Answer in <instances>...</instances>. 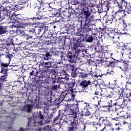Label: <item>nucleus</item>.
Here are the masks:
<instances>
[{"mask_svg": "<svg viewBox=\"0 0 131 131\" xmlns=\"http://www.w3.org/2000/svg\"><path fill=\"white\" fill-rule=\"evenodd\" d=\"M17 27L19 28H24L26 31H28L30 33H34L35 28H30L31 26H33L35 24L33 17H23L18 18L17 16Z\"/></svg>", "mask_w": 131, "mask_h": 131, "instance_id": "obj_1", "label": "nucleus"}, {"mask_svg": "<svg viewBox=\"0 0 131 131\" xmlns=\"http://www.w3.org/2000/svg\"><path fill=\"white\" fill-rule=\"evenodd\" d=\"M45 116L42 115L41 111H39L36 114L35 117L30 118L28 121V128L26 129L27 130H33V127H37L40 125H43V119Z\"/></svg>", "mask_w": 131, "mask_h": 131, "instance_id": "obj_2", "label": "nucleus"}, {"mask_svg": "<svg viewBox=\"0 0 131 131\" xmlns=\"http://www.w3.org/2000/svg\"><path fill=\"white\" fill-rule=\"evenodd\" d=\"M89 85L90 86V91H91V92H95V91L97 90L98 84L92 83L91 80H83L79 83V84L77 86V90H79V92L84 93L85 90L88 89Z\"/></svg>", "mask_w": 131, "mask_h": 131, "instance_id": "obj_3", "label": "nucleus"}, {"mask_svg": "<svg viewBox=\"0 0 131 131\" xmlns=\"http://www.w3.org/2000/svg\"><path fill=\"white\" fill-rule=\"evenodd\" d=\"M61 110L62 112H63V115H64V116H67L68 115H73V118L72 119L68 120V121L74 120V119H78V120H80V118L83 116V114L81 113H78L76 111L72 110V108H70L69 107H68L67 109H63Z\"/></svg>", "mask_w": 131, "mask_h": 131, "instance_id": "obj_4", "label": "nucleus"}, {"mask_svg": "<svg viewBox=\"0 0 131 131\" xmlns=\"http://www.w3.org/2000/svg\"><path fill=\"white\" fill-rule=\"evenodd\" d=\"M78 35H79L78 38H73L72 42H71V46L73 50H76L78 48H82L83 43L81 41V37L83 36V32L80 31L78 33Z\"/></svg>", "mask_w": 131, "mask_h": 131, "instance_id": "obj_5", "label": "nucleus"}, {"mask_svg": "<svg viewBox=\"0 0 131 131\" xmlns=\"http://www.w3.org/2000/svg\"><path fill=\"white\" fill-rule=\"evenodd\" d=\"M67 122L68 124L71 125V126L68 127V131H76L79 127L80 120H78V119H75L72 121H67Z\"/></svg>", "mask_w": 131, "mask_h": 131, "instance_id": "obj_6", "label": "nucleus"}, {"mask_svg": "<svg viewBox=\"0 0 131 131\" xmlns=\"http://www.w3.org/2000/svg\"><path fill=\"white\" fill-rule=\"evenodd\" d=\"M47 31H51L50 25L47 26L43 25L41 27H35V32H34V33L36 35H39L40 33L47 32Z\"/></svg>", "mask_w": 131, "mask_h": 131, "instance_id": "obj_7", "label": "nucleus"}, {"mask_svg": "<svg viewBox=\"0 0 131 131\" xmlns=\"http://www.w3.org/2000/svg\"><path fill=\"white\" fill-rule=\"evenodd\" d=\"M127 66H129V61L127 60H117L115 64V68H120L121 70H123Z\"/></svg>", "mask_w": 131, "mask_h": 131, "instance_id": "obj_8", "label": "nucleus"}, {"mask_svg": "<svg viewBox=\"0 0 131 131\" xmlns=\"http://www.w3.org/2000/svg\"><path fill=\"white\" fill-rule=\"evenodd\" d=\"M128 101L127 99H125L124 97H120L117 100H116V102H115L116 106H119L121 108H123L124 107H128V103H127Z\"/></svg>", "mask_w": 131, "mask_h": 131, "instance_id": "obj_9", "label": "nucleus"}, {"mask_svg": "<svg viewBox=\"0 0 131 131\" xmlns=\"http://www.w3.org/2000/svg\"><path fill=\"white\" fill-rule=\"evenodd\" d=\"M108 54L111 55V57H106V60H105V65H106L107 67L111 66L112 67L115 68V64L116 63V60L112 57V55H113V53H109Z\"/></svg>", "mask_w": 131, "mask_h": 131, "instance_id": "obj_10", "label": "nucleus"}, {"mask_svg": "<svg viewBox=\"0 0 131 131\" xmlns=\"http://www.w3.org/2000/svg\"><path fill=\"white\" fill-rule=\"evenodd\" d=\"M75 54H76V56L82 57L83 58H84V57H88L90 58V57H91V54L88 53V50L86 49H82L75 50Z\"/></svg>", "mask_w": 131, "mask_h": 131, "instance_id": "obj_11", "label": "nucleus"}, {"mask_svg": "<svg viewBox=\"0 0 131 131\" xmlns=\"http://www.w3.org/2000/svg\"><path fill=\"white\" fill-rule=\"evenodd\" d=\"M56 11L57 12V16H58V17H66V18L69 17L68 15V12H67V9L65 8H60L59 9H56Z\"/></svg>", "mask_w": 131, "mask_h": 131, "instance_id": "obj_12", "label": "nucleus"}, {"mask_svg": "<svg viewBox=\"0 0 131 131\" xmlns=\"http://www.w3.org/2000/svg\"><path fill=\"white\" fill-rule=\"evenodd\" d=\"M80 26L81 29H83L84 31H92L93 29L91 28V25L86 23V21L81 20Z\"/></svg>", "mask_w": 131, "mask_h": 131, "instance_id": "obj_13", "label": "nucleus"}, {"mask_svg": "<svg viewBox=\"0 0 131 131\" xmlns=\"http://www.w3.org/2000/svg\"><path fill=\"white\" fill-rule=\"evenodd\" d=\"M0 74L1 75V76L0 77V90L1 89H2V90L5 89V86H4V84H3V83H4V82H5V81H7V78H8V73H1L0 72Z\"/></svg>", "mask_w": 131, "mask_h": 131, "instance_id": "obj_14", "label": "nucleus"}, {"mask_svg": "<svg viewBox=\"0 0 131 131\" xmlns=\"http://www.w3.org/2000/svg\"><path fill=\"white\" fill-rule=\"evenodd\" d=\"M67 59L71 63H75L76 62V54L72 53V52H68L66 54Z\"/></svg>", "mask_w": 131, "mask_h": 131, "instance_id": "obj_15", "label": "nucleus"}, {"mask_svg": "<svg viewBox=\"0 0 131 131\" xmlns=\"http://www.w3.org/2000/svg\"><path fill=\"white\" fill-rule=\"evenodd\" d=\"M119 10L115 13V17L116 19H122V15H123V8L122 6L118 4Z\"/></svg>", "mask_w": 131, "mask_h": 131, "instance_id": "obj_16", "label": "nucleus"}, {"mask_svg": "<svg viewBox=\"0 0 131 131\" xmlns=\"http://www.w3.org/2000/svg\"><path fill=\"white\" fill-rule=\"evenodd\" d=\"M113 114H114V115H117V116H120L121 118H122V119H124L125 120H127L128 118H130L131 117V114L127 115L126 116V117H124V116H125V112L123 111H121L119 113L115 112Z\"/></svg>", "mask_w": 131, "mask_h": 131, "instance_id": "obj_17", "label": "nucleus"}, {"mask_svg": "<svg viewBox=\"0 0 131 131\" xmlns=\"http://www.w3.org/2000/svg\"><path fill=\"white\" fill-rule=\"evenodd\" d=\"M106 27H103V28L100 27L98 28L99 30L98 31L99 32V34H101V36H98V38H99V40H102V37L104 36V35H106V34H108V32H107V29L106 28Z\"/></svg>", "mask_w": 131, "mask_h": 131, "instance_id": "obj_18", "label": "nucleus"}, {"mask_svg": "<svg viewBox=\"0 0 131 131\" xmlns=\"http://www.w3.org/2000/svg\"><path fill=\"white\" fill-rule=\"evenodd\" d=\"M32 108H33V105L27 104L22 106L21 111H24L27 113H31L32 112Z\"/></svg>", "mask_w": 131, "mask_h": 131, "instance_id": "obj_19", "label": "nucleus"}, {"mask_svg": "<svg viewBox=\"0 0 131 131\" xmlns=\"http://www.w3.org/2000/svg\"><path fill=\"white\" fill-rule=\"evenodd\" d=\"M80 17L81 18L82 20H84L85 19V21H89V19H90V17L91 16V12L88 10L80 13Z\"/></svg>", "mask_w": 131, "mask_h": 131, "instance_id": "obj_20", "label": "nucleus"}, {"mask_svg": "<svg viewBox=\"0 0 131 131\" xmlns=\"http://www.w3.org/2000/svg\"><path fill=\"white\" fill-rule=\"evenodd\" d=\"M10 63H5L1 62L0 67L1 68V73H8V67H9V64Z\"/></svg>", "mask_w": 131, "mask_h": 131, "instance_id": "obj_21", "label": "nucleus"}, {"mask_svg": "<svg viewBox=\"0 0 131 131\" xmlns=\"http://www.w3.org/2000/svg\"><path fill=\"white\" fill-rule=\"evenodd\" d=\"M92 76V73H86L85 72H80L79 73V77L80 78L83 79H86V78H91Z\"/></svg>", "mask_w": 131, "mask_h": 131, "instance_id": "obj_22", "label": "nucleus"}, {"mask_svg": "<svg viewBox=\"0 0 131 131\" xmlns=\"http://www.w3.org/2000/svg\"><path fill=\"white\" fill-rule=\"evenodd\" d=\"M38 36H39L40 37L43 36L45 38H52L53 33H51V31H47V32L40 33V34L38 35Z\"/></svg>", "mask_w": 131, "mask_h": 131, "instance_id": "obj_23", "label": "nucleus"}, {"mask_svg": "<svg viewBox=\"0 0 131 131\" xmlns=\"http://www.w3.org/2000/svg\"><path fill=\"white\" fill-rule=\"evenodd\" d=\"M43 12L42 11V8H40V10H38L35 16H33L34 20H41L42 19V14Z\"/></svg>", "mask_w": 131, "mask_h": 131, "instance_id": "obj_24", "label": "nucleus"}, {"mask_svg": "<svg viewBox=\"0 0 131 131\" xmlns=\"http://www.w3.org/2000/svg\"><path fill=\"white\" fill-rule=\"evenodd\" d=\"M42 66H43L45 68L49 69V68H55L57 67V66L55 64V62L52 61H49V62H43Z\"/></svg>", "mask_w": 131, "mask_h": 131, "instance_id": "obj_25", "label": "nucleus"}, {"mask_svg": "<svg viewBox=\"0 0 131 131\" xmlns=\"http://www.w3.org/2000/svg\"><path fill=\"white\" fill-rule=\"evenodd\" d=\"M128 66H127L122 71H124V75L127 78H131V68H128Z\"/></svg>", "mask_w": 131, "mask_h": 131, "instance_id": "obj_26", "label": "nucleus"}, {"mask_svg": "<svg viewBox=\"0 0 131 131\" xmlns=\"http://www.w3.org/2000/svg\"><path fill=\"white\" fill-rule=\"evenodd\" d=\"M105 54H108L107 50H105V52H104V50L101 51H95L94 55L96 58H100L101 59H103V58H104V55H105Z\"/></svg>", "mask_w": 131, "mask_h": 131, "instance_id": "obj_27", "label": "nucleus"}, {"mask_svg": "<svg viewBox=\"0 0 131 131\" xmlns=\"http://www.w3.org/2000/svg\"><path fill=\"white\" fill-rule=\"evenodd\" d=\"M14 4L15 3L14 2H10L8 1L7 3L6 4V5H5V8H8L9 10V12L11 11H15L16 5H15Z\"/></svg>", "mask_w": 131, "mask_h": 131, "instance_id": "obj_28", "label": "nucleus"}, {"mask_svg": "<svg viewBox=\"0 0 131 131\" xmlns=\"http://www.w3.org/2000/svg\"><path fill=\"white\" fill-rule=\"evenodd\" d=\"M69 86L68 90L69 91H71L73 92V88H74V86L76 84V82L75 81V79H71L68 83Z\"/></svg>", "mask_w": 131, "mask_h": 131, "instance_id": "obj_29", "label": "nucleus"}, {"mask_svg": "<svg viewBox=\"0 0 131 131\" xmlns=\"http://www.w3.org/2000/svg\"><path fill=\"white\" fill-rule=\"evenodd\" d=\"M18 18H21L19 16V15H16V16H12L10 17V21H9L10 23H12V26H13L14 27H17V25H18V23L17 22V17ZM16 24V25H13V24Z\"/></svg>", "mask_w": 131, "mask_h": 131, "instance_id": "obj_30", "label": "nucleus"}, {"mask_svg": "<svg viewBox=\"0 0 131 131\" xmlns=\"http://www.w3.org/2000/svg\"><path fill=\"white\" fill-rule=\"evenodd\" d=\"M92 50H94V52H100L103 51V46L100 43H98L96 46H92L91 47Z\"/></svg>", "mask_w": 131, "mask_h": 131, "instance_id": "obj_31", "label": "nucleus"}, {"mask_svg": "<svg viewBox=\"0 0 131 131\" xmlns=\"http://www.w3.org/2000/svg\"><path fill=\"white\" fill-rule=\"evenodd\" d=\"M66 96H67V93L65 91H62L60 93V95L59 96L57 102H58L59 103L62 102V101H64L65 99V98L66 97Z\"/></svg>", "mask_w": 131, "mask_h": 131, "instance_id": "obj_32", "label": "nucleus"}, {"mask_svg": "<svg viewBox=\"0 0 131 131\" xmlns=\"http://www.w3.org/2000/svg\"><path fill=\"white\" fill-rule=\"evenodd\" d=\"M59 73H60V76H61L62 78L67 79V80H69V75L67 74L66 71H64V69L61 68Z\"/></svg>", "mask_w": 131, "mask_h": 131, "instance_id": "obj_33", "label": "nucleus"}, {"mask_svg": "<svg viewBox=\"0 0 131 131\" xmlns=\"http://www.w3.org/2000/svg\"><path fill=\"white\" fill-rule=\"evenodd\" d=\"M123 21H124V19H116L115 21V24L118 28H122L123 26Z\"/></svg>", "mask_w": 131, "mask_h": 131, "instance_id": "obj_34", "label": "nucleus"}, {"mask_svg": "<svg viewBox=\"0 0 131 131\" xmlns=\"http://www.w3.org/2000/svg\"><path fill=\"white\" fill-rule=\"evenodd\" d=\"M114 91V89L113 88H107L106 92L107 93V96L105 97L106 99H108V98H112L114 94L113 93Z\"/></svg>", "mask_w": 131, "mask_h": 131, "instance_id": "obj_35", "label": "nucleus"}, {"mask_svg": "<svg viewBox=\"0 0 131 131\" xmlns=\"http://www.w3.org/2000/svg\"><path fill=\"white\" fill-rule=\"evenodd\" d=\"M67 108H70L72 110H74L75 111H77V112L79 110L78 107V103L75 104H68Z\"/></svg>", "mask_w": 131, "mask_h": 131, "instance_id": "obj_36", "label": "nucleus"}, {"mask_svg": "<svg viewBox=\"0 0 131 131\" xmlns=\"http://www.w3.org/2000/svg\"><path fill=\"white\" fill-rule=\"evenodd\" d=\"M63 116H65L63 113V111L62 110H60L58 112V115L56 116V118H54L53 122H56L57 120H58V119H62L63 118Z\"/></svg>", "mask_w": 131, "mask_h": 131, "instance_id": "obj_37", "label": "nucleus"}, {"mask_svg": "<svg viewBox=\"0 0 131 131\" xmlns=\"http://www.w3.org/2000/svg\"><path fill=\"white\" fill-rule=\"evenodd\" d=\"M113 89L114 91H115V92H116V93L121 95L122 97L123 98H124V94H125V93H124L123 90L121 89V88L119 87H118L117 88H113Z\"/></svg>", "mask_w": 131, "mask_h": 131, "instance_id": "obj_38", "label": "nucleus"}, {"mask_svg": "<svg viewBox=\"0 0 131 131\" xmlns=\"http://www.w3.org/2000/svg\"><path fill=\"white\" fill-rule=\"evenodd\" d=\"M67 83V79L62 78V77H57V83H60L61 84H66Z\"/></svg>", "mask_w": 131, "mask_h": 131, "instance_id": "obj_39", "label": "nucleus"}, {"mask_svg": "<svg viewBox=\"0 0 131 131\" xmlns=\"http://www.w3.org/2000/svg\"><path fill=\"white\" fill-rule=\"evenodd\" d=\"M57 80H58V77L55 74H53L51 76V79H50V83L55 84L57 82Z\"/></svg>", "mask_w": 131, "mask_h": 131, "instance_id": "obj_40", "label": "nucleus"}, {"mask_svg": "<svg viewBox=\"0 0 131 131\" xmlns=\"http://www.w3.org/2000/svg\"><path fill=\"white\" fill-rule=\"evenodd\" d=\"M100 4H99V5H98V4H95V5L93 4V5H92V6H90L91 13H96V10H95L94 8H96V9H97V10H98V11H99V9H100Z\"/></svg>", "mask_w": 131, "mask_h": 131, "instance_id": "obj_41", "label": "nucleus"}, {"mask_svg": "<svg viewBox=\"0 0 131 131\" xmlns=\"http://www.w3.org/2000/svg\"><path fill=\"white\" fill-rule=\"evenodd\" d=\"M114 106H116V104H115V103H113V100H111L110 102H107L106 105H103V108H105V107H107V108H113Z\"/></svg>", "mask_w": 131, "mask_h": 131, "instance_id": "obj_42", "label": "nucleus"}, {"mask_svg": "<svg viewBox=\"0 0 131 131\" xmlns=\"http://www.w3.org/2000/svg\"><path fill=\"white\" fill-rule=\"evenodd\" d=\"M85 39L87 42H93L94 41V37L92 35L87 34L85 36Z\"/></svg>", "mask_w": 131, "mask_h": 131, "instance_id": "obj_43", "label": "nucleus"}, {"mask_svg": "<svg viewBox=\"0 0 131 131\" xmlns=\"http://www.w3.org/2000/svg\"><path fill=\"white\" fill-rule=\"evenodd\" d=\"M9 113H8L6 110H3L0 112V117H8Z\"/></svg>", "mask_w": 131, "mask_h": 131, "instance_id": "obj_44", "label": "nucleus"}, {"mask_svg": "<svg viewBox=\"0 0 131 131\" xmlns=\"http://www.w3.org/2000/svg\"><path fill=\"white\" fill-rule=\"evenodd\" d=\"M89 6L90 5L80 6V11H81L80 13L89 11Z\"/></svg>", "mask_w": 131, "mask_h": 131, "instance_id": "obj_45", "label": "nucleus"}, {"mask_svg": "<svg viewBox=\"0 0 131 131\" xmlns=\"http://www.w3.org/2000/svg\"><path fill=\"white\" fill-rule=\"evenodd\" d=\"M3 56H5V57L7 58H8V60L9 62L11 61V59H12V54L9 53L8 52H3Z\"/></svg>", "mask_w": 131, "mask_h": 131, "instance_id": "obj_46", "label": "nucleus"}, {"mask_svg": "<svg viewBox=\"0 0 131 131\" xmlns=\"http://www.w3.org/2000/svg\"><path fill=\"white\" fill-rule=\"evenodd\" d=\"M50 15V17H59V16H58V12L57 11V10H52V11H51L49 13Z\"/></svg>", "mask_w": 131, "mask_h": 131, "instance_id": "obj_47", "label": "nucleus"}, {"mask_svg": "<svg viewBox=\"0 0 131 131\" xmlns=\"http://www.w3.org/2000/svg\"><path fill=\"white\" fill-rule=\"evenodd\" d=\"M77 71V70L76 69H72V71L71 72V77H72L73 78H75V77H77V73L76 72Z\"/></svg>", "mask_w": 131, "mask_h": 131, "instance_id": "obj_48", "label": "nucleus"}, {"mask_svg": "<svg viewBox=\"0 0 131 131\" xmlns=\"http://www.w3.org/2000/svg\"><path fill=\"white\" fill-rule=\"evenodd\" d=\"M90 73H91V77H95L96 78H99V77H102V76H103V75L96 74L92 71H91Z\"/></svg>", "mask_w": 131, "mask_h": 131, "instance_id": "obj_49", "label": "nucleus"}, {"mask_svg": "<svg viewBox=\"0 0 131 131\" xmlns=\"http://www.w3.org/2000/svg\"><path fill=\"white\" fill-rule=\"evenodd\" d=\"M6 27L4 26H0V35H2V34H5L6 32H7V31H6Z\"/></svg>", "mask_w": 131, "mask_h": 131, "instance_id": "obj_50", "label": "nucleus"}, {"mask_svg": "<svg viewBox=\"0 0 131 131\" xmlns=\"http://www.w3.org/2000/svg\"><path fill=\"white\" fill-rule=\"evenodd\" d=\"M112 98H114V99H115L116 100H117L118 99H119L120 98H123L122 97V95L119 94V93H114V94H113V96Z\"/></svg>", "mask_w": 131, "mask_h": 131, "instance_id": "obj_51", "label": "nucleus"}, {"mask_svg": "<svg viewBox=\"0 0 131 131\" xmlns=\"http://www.w3.org/2000/svg\"><path fill=\"white\" fill-rule=\"evenodd\" d=\"M100 4H103V5H106V7L107 8H108V7H111L110 5L112 3H111L108 1H107V0H101Z\"/></svg>", "mask_w": 131, "mask_h": 131, "instance_id": "obj_52", "label": "nucleus"}, {"mask_svg": "<svg viewBox=\"0 0 131 131\" xmlns=\"http://www.w3.org/2000/svg\"><path fill=\"white\" fill-rule=\"evenodd\" d=\"M125 9L127 14H131V6L129 4L126 3Z\"/></svg>", "mask_w": 131, "mask_h": 131, "instance_id": "obj_53", "label": "nucleus"}, {"mask_svg": "<svg viewBox=\"0 0 131 131\" xmlns=\"http://www.w3.org/2000/svg\"><path fill=\"white\" fill-rule=\"evenodd\" d=\"M6 45H7V47H8L9 49H14V48H15V45L13 43L12 40H11L10 42H7V44Z\"/></svg>", "mask_w": 131, "mask_h": 131, "instance_id": "obj_54", "label": "nucleus"}, {"mask_svg": "<svg viewBox=\"0 0 131 131\" xmlns=\"http://www.w3.org/2000/svg\"><path fill=\"white\" fill-rule=\"evenodd\" d=\"M7 44H8V42H6V43L2 45V47H1L2 49H1V50H3V52H5L6 51H8V47ZM4 51H5V52H4Z\"/></svg>", "mask_w": 131, "mask_h": 131, "instance_id": "obj_55", "label": "nucleus"}, {"mask_svg": "<svg viewBox=\"0 0 131 131\" xmlns=\"http://www.w3.org/2000/svg\"><path fill=\"white\" fill-rule=\"evenodd\" d=\"M131 26V24H126V23H125V20H124L123 23V26L122 27H123L124 29H127L128 28V27H130Z\"/></svg>", "mask_w": 131, "mask_h": 131, "instance_id": "obj_56", "label": "nucleus"}, {"mask_svg": "<svg viewBox=\"0 0 131 131\" xmlns=\"http://www.w3.org/2000/svg\"><path fill=\"white\" fill-rule=\"evenodd\" d=\"M60 84L57 85L55 84H51V89L53 91H57L58 89H59Z\"/></svg>", "mask_w": 131, "mask_h": 131, "instance_id": "obj_57", "label": "nucleus"}, {"mask_svg": "<svg viewBox=\"0 0 131 131\" xmlns=\"http://www.w3.org/2000/svg\"><path fill=\"white\" fill-rule=\"evenodd\" d=\"M7 3L8 1H7V0H0V5H1L2 7H5L7 5Z\"/></svg>", "mask_w": 131, "mask_h": 131, "instance_id": "obj_58", "label": "nucleus"}, {"mask_svg": "<svg viewBox=\"0 0 131 131\" xmlns=\"http://www.w3.org/2000/svg\"><path fill=\"white\" fill-rule=\"evenodd\" d=\"M86 0H80V6H87L89 5V2L86 3Z\"/></svg>", "mask_w": 131, "mask_h": 131, "instance_id": "obj_59", "label": "nucleus"}, {"mask_svg": "<svg viewBox=\"0 0 131 131\" xmlns=\"http://www.w3.org/2000/svg\"><path fill=\"white\" fill-rule=\"evenodd\" d=\"M51 121H52V118H51V116H48L46 120L43 122V123H45V124L50 123V122H51Z\"/></svg>", "mask_w": 131, "mask_h": 131, "instance_id": "obj_60", "label": "nucleus"}, {"mask_svg": "<svg viewBox=\"0 0 131 131\" xmlns=\"http://www.w3.org/2000/svg\"><path fill=\"white\" fill-rule=\"evenodd\" d=\"M25 3L24 2H19L18 5H17V7H19V8H25Z\"/></svg>", "mask_w": 131, "mask_h": 131, "instance_id": "obj_61", "label": "nucleus"}, {"mask_svg": "<svg viewBox=\"0 0 131 131\" xmlns=\"http://www.w3.org/2000/svg\"><path fill=\"white\" fill-rule=\"evenodd\" d=\"M50 43L52 46L54 45H56L57 43V39L55 38H53L52 39H50Z\"/></svg>", "mask_w": 131, "mask_h": 131, "instance_id": "obj_62", "label": "nucleus"}, {"mask_svg": "<svg viewBox=\"0 0 131 131\" xmlns=\"http://www.w3.org/2000/svg\"><path fill=\"white\" fill-rule=\"evenodd\" d=\"M95 95L98 96H96L95 98H99V99H101L102 98V94L100 93L99 92L95 91Z\"/></svg>", "mask_w": 131, "mask_h": 131, "instance_id": "obj_63", "label": "nucleus"}, {"mask_svg": "<svg viewBox=\"0 0 131 131\" xmlns=\"http://www.w3.org/2000/svg\"><path fill=\"white\" fill-rule=\"evenodd\" d=\"M123 46H124V43H123V42L118 43L116 48L119 50V49H121Z\"/></svg>", "mask_w": 131, "mask_h": 131, "instance_id": "obj_64", "label": "nucleus"}]
</instances>
